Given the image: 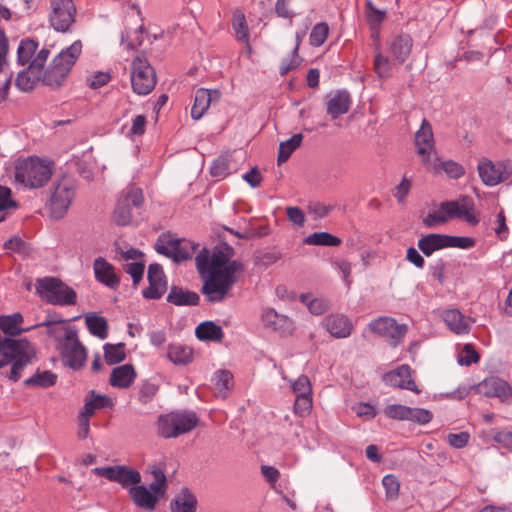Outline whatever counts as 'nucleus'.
<instances>
[{
	"instance_id": "1",
	"label": "nucleus",
	"mask_w": 512,
	"mask_h": 512,
	"mask_svg": "<svg viewBox=\"0 0 512 512\" xmlns=\"http://www.w3.org/2000/svg\"><path fill=\"white\" fill-rule=\"evenodd\" d=\"M234 250L226 243L216 246L210 257L209 251L203 249L196 256V267L198 272L204 276V283L201 289L208 302L215 303L223 301L230 295L232 286L238 280V273L243 266L239 261H231Z\"/></svg>"
},
{
	"instance_id": "2",
	"label": "nucleus",
	"mask_w": 512,
	"mask_h": 512,
	"mask_svg": "<svg viewBox=\"0 0 512 512\" xmlns=\"http://www.w3.org/2000/svg\"><path fill=\"white\" fill-rule=\"evenodd\" d=\"M37 326H46L49 336L58 341V349L65 365L72 369L81 368L86 361V349L78 338L77 330L63 325V320L46 321Z\"/></svg>"
},
{
	"instance_id": "3",
	"label": "nucleus",
	"mask_w": 512,
	"mask_h": 512,
	"mask_svg": "<svg viewBox=\"0 0 512 512\" xmlns=\"http://www.w3.org/2000/svg\"><path fill=\"white\" fill-rule=\"evenodd\" d=\"M53 174V162L31 156L18 160L15 164V180L26 188L43 187Z\"/></svg>"
},
{
	"instance_id": "4",
	"label": "nucleus",
	"mask_w": 512,
	"mask_h": 512,
	"mask_svg": "<svg viewBox=\"0 0 512 512\" xmlns=\"http://www.w3.org/2000/svg\"><path fill=\"white\" fill-rule=\"evenodd\" d=\"M81 51L82 44L80 41H75L68 48L62 50L44 72L42 76L43 84L52 89L60 88L65 83Z\"/></svg>"
},
{
	"instance_id": "5",
	"label": "nucleus",
	"mask_w": 512,
	"mask_h": 512,
	"mask_svg": "<svg viewBox=\"0 0 512 512\" xmlns=\"http://www.w3.org/2000/svg\"><path fill=\"white\" fill-rule=\"evenodd\" d=\"M36 292L42 300L52 305L70 306L76 304L77 294L58 278L45 277L36 282Z\"/></svg>"
},
{
	"instance_id": "6",
	"label": "nucleus",
	"mask_w": 512,
	"mask_h": 512,
	"mask_svg": "<svg viewBox=\"0 0 512 512\" xmlns=\"http://www.w3.org/2000/svg\"><path fill=\"white\" fill-rule=\"evenodd\" d=\"M198 425V418L193 412H171L160 415L157 421L159 436L169 439L192 431Z\"/></svg>"
},
{
	"instance_id": "7",
	"label": "nucleus",
	"mask_w": 512,
	"mask_h": 512,
	"mask_svg": "<svg viewBox=\"0 0 512 512\" xmlns=\"http://www.w3.org/2000/svg\"><path fill=\"white\" fill-rule=\"evenodd\" d=\"M197 246L190 240L179 239L172 234H161L157 239L155 249L159 254L179 263L192 258Z\"/></svg>"
},
{
	"instance_id": "8",
	"label": "nucleus",
	"mask_w": 512,
	"mask_h": 512,
	"mask_svg": "<svg viewBox=\"0 0 512 512\" xmlns=\"http://www.w3.org/2000/svg\"><path fill=\"white\" fill-rule=\"evenodd\" d=\"M131 85L138 95L149 94L156 85L155 71L143 56H137L132 61Z\"/></svg>"
},
{
	"instance_id": "9",
	"label": "nucleus",
	"mask_w": 512,
	"mask_h": 512,
	"mask_svg": "<svg viewBox=\"0 0 512 512\" xmlns=\"http://www.w3.org/2000/svg\"><path fill=\"white\" fill-rule=\"evenodd\" d=\"M144 201L140 188L128 187L122 192L113 212V220L119 226H126L132 220V208H139Z\"/></svg>"
},
{
	"instance_id": "10",
	"label": "nucleus",
	"mask_w": 512,
	"mask_h": 512,
	"mask_svg": "<svg viewBox=\"0 0 512 512\" xmlns=\"http://www.w3.org/2000/svg\"><path fill=\"white\" fill-rule=\"evenodd\" d=\"M75 197V184L69 178H62L53 187L49 206L55 218H62Z\"/></svg>"
},
{
	"instance_id": "11",
	"label": "nucleus",
	"mask_w": 512,
	"mask_h": 512,
	"mask_svg": "<svg viewBox=\"0 0 512 512\" xmlns=\"http://www.w3.org/2000/svg\"><path fill=\"white\" fill-rule=\"evenodd\" d=\"M440 208L447 213L448 219H463L471 226L479 223V213L476 211L473 199L469 196H461L453 201L442 202Z\"/></svg>"
},
{
	"instance_id": "12",
	"label": "nucleus",
	"mask_w": 512,
	"mask_h": 512,
	"mask_svg": "<svg viewBox=\"0 0 512 512\" xmlns=\"http://www.w3.org/2000/svg\"><path fill=\"white\" fill-rule=\"evenodd\" d=\"M49 54L50 51L48 49H40L28 68L18 74L15 84L21 91L29 92L35 88L40 80V73L47 62Z\"/></svg>"
},
{
	"instance_id": "13",
	"label": "nucleus",
	"mask_w": 512,
	"mask_h": 512,
	"mask_svg": "<svg viewBox=\"0 0 512 512\" xmlns=\"http://www.w3.org/2000/svg\"><path fill=\"white\" fill-rule=\"evenodd\" d=\"M92 473L105 477L109 481L117 482L124 488L132 487L141 482L140 473L126 465L96 467L92 469Z\"/></svg>"
},
{
	"instance_id": "14",
	"label": "nucleus",
	"mask_w": 512,
	"mask_h": 512,
	"mask_svg": "<svg viewBox=\"0 0 512 512\" xmlns=\"http://www.w3.org/2000/svg\"><path fill=\"white\" fill-rule=\"evenodd\" d=\"M477 170L483 184L489 187L506 181L511 175V170L507 164L500 161L493 162L487 158H482L479 161Z\"/></svg>"
},
{
	"instance_id": "15",
	"label": "nucleus",
	"mask_w": 512,
	"mask_h": 512,
	"mask_svg": "<svg viewBox=\"0 0 512 512\" xmlns=\"http://www.w3.org/2000/svg\"><path fill=\"white\" fill-rule=\"evenodd\" d=\"M49 20L52 27L65 32L74 22L75 6L72 0H51Z\"/></svg>"
},
{
	"instance_id": "16",
	"label": "nucleus",
	"mask_w": 512,
	"mask_h": 512,
	"mask_svg": "<svg viewBox=\"0 0 512 512\" xmlns=\"http://www.w3.org/2000/svg\"><path fill=\"white\" fill-rule=\"evenodd\" d=\"M384 414L391 419L399 421H412L418 424H426L431 421L432 413L423 408H411L401 404L388 405Z\"/></svg>"
},
{
	"instance_id": "17",
	"label": "nucleus",
	"mask_w": 512,
	"mask_h": 512,
	"mask_svg": "<svg viewBox=\"0 0 512 512\" xmlns=\"http://www.w3.org/2000/svg\"><path fill=\"white\" fill-rule=\"evenodd\" d=\"M370 328L373 332L390 338V344L396 347L407 332V326L404 324H398L393 318L381 317L374 320L370 324Z\"/></svg>"
},
{
	"instance_id": "18",
	"label": "nucleus",
	"mask_w": 512,
	"mask_h": 512,
	"mask_svg": "<svg viewBox=\"0 0 512 512\" xmlns=\"http://www.w3.org/2000/svg\"><path fill=\"white\" fill-rule=\"evenodd\" d=\"M414 141L417 153L422 157V162L424 165L425 159H431L434 155H437L435 151L432 126L428 120H422L419 130L415 133Z\"/></svg>"
},
{
	"instance_id": "19",
	"label": "nucleus",
	"mask_w": 512,
	"mask_h": 512,
	"mask_svg": "<svg viewBox=\"0 0 512 512\" xmlns=\"http://www.w3.org/2000/svg\"><path fill=\"white\" fill-rule=\"evenodd\" d=\"M478 390L480 393L487 397H497L502 402H512V389L509 384L496 376L485 378L478 384Z\"/></svg>"
},
{
	"instance_id": "20",
	"label": "nucleus",
	"mask_w": 512,
	"mask_h": 512,
	"mask_svg": "<svg viewBox=\"0 0 512 512\" xmlns=\"http://www.w3.org/2000/svg\"><path fill=\"white\" fill-rule=\"evenodd\" d=\"M147 274L149 287L143 291V296L147 299H159L167 289L163 269L159 264H151Z\"/></svg>"
},
{
	"instance_id": "21",
	"label": "nucleus",
	"mask_w": 512,
	"mask_h": 512,
	"mask_svg": "<svg viewBox=\"0 0 512 512\" xmlns=\"http://www.w3.org/2000/svg\"><path fill=\"white\" fill-rule=\"evenodd\" d=\"M326 113L331 119H337L346 114L352 104V98L349 92L345 90H336L326 96Z\"/></svg>"
},
{
	"instance_id": "22",
	"label": "nucleus",
	"mask_w": 512,
	"mask_h": 512,
	"mask_svg": "<svg viewBox=\"0 0 512 512\" xmlns=\"http://www.w3.org/2000/svg\"><path fill=\"white\" fill-rule=\"evenodd\" d=\"M424 166L435 175L445 173L451 179H459L465 174V169L461 164L453 160L442 161L437 155L431 159H425Z\"/></svg>"
},
{
	"instance_id": "23",
	"label": "nucleus",
	"mask_w": 512,
	"mask_h": 512,
	"mask_svg": "<svg viewBox=\"0 0 512 512\" xmlns=\"http://www.w3.org/2000/svg\"><path fill=\"white\" fill-rule=\"evenodd\" d=\"M383 381L392 387L407 389L415 393L420 392L412 379L411 369L406 364L384 374Z\"/></svg>"
},
{
	"instance_id": "24",
	"label": "nucleus",
	"mask_w": 512,
	"mask_h": 512,
	"mask_svg": "<svg viewBox=\"0 0 512 512\" xmlns=\"http://www.w3.org/2000/svg\"><path fill=\"white\" fill-rule=\"evenodd\" d=\"M386 46L395 64L402 65L411 54L413 40L408 34H400L388 40Z\"/></svg>"
},
{
	"instance_id": "25",
	"label": "nucleus",
	"mask_w": 512,
	"mask_h": 512,
	"mask_svg": "<svg viewBox=\"0 0 512 512\" xmlns=\"http://www.w3.org/2000/svg\"><path fill=\"white\" fill-rule=\"evenodd\" d=\"M220 99L218 90L200 88L195 92L194 103L191 108V117L199 120L208 110L211 103Z\"/></svg>"
},
{
	"instance_id": "26",
	"label": "nucleus",
	"mask_w": 512,
	"mask_h": 512,
	"mask_svg": "<svg viewBox=\"0 0 512 512\" xmlns=\"http://www.w3.org/2000/svg\"><path fill=\"white\" fill-rule=\"evenodd\" d=\"M93 269L95 278L100 283L111 289H116L119 286L120 280L115 273V269L106 259L102 257L96 258L93 263Z\"/></svg>"
},
{
	"instance_id": "27",
	"label": "nucleus",
	"mask_w": 512,
	"mask_h": 512,
	"mask_svg": "<svg viewBox=\"0 0 512 512\" xmlns=\"http://www.w3.org/2000/svg\"><path fill=\"white\" fill-rule=\"evenodd\" d=\"M400 65L401 64H395V61L392 57L389 58L387 55L383 54L379 42L375 45L373 71L378 76V78L382 80L391 78L394 70Z\"/></svg>"
},
{
	"instance_id": "28",
	"label": "nucleus",
	"mask_w": 512,
	"mask_h": 512,
	"mask_svg": "<svg viewBox=\"0 0 512 512\" xmlns=\"http://www.w3.org/2000/svg\"><path fill=\"white\" fill-rule=\"evenodd\" d=\"M129 495L136 506L145 510L155 509L159 498L144 485H133L129 489Z\"/></svg>"
},
{
	"instance_id": "29",
	"label": "nucleus",
	"mask_w": 512,
	"mask_h": 512,
	"mask_svg": "<svg viewBox=\"0 0 512 512\" xmlns=\"http://www.w3.org/2000/svg\"><path fill=\"white\" fill-rule=\"evenodd\" d=\"M24 318L21 313L16 312L8 315H0V330L4 334L3 337L15 338L30 328H22Z\"/></svg>"
},
{
	"instance_id": "30",
	"label": "nucleus",
	"mask_w": 512,
	"mask_h": 512,
	"mask_svg": "<svg viewBox=\"0 0 512 512\" xmlns=\"http://www.w3.org/2000/svg\"><path fill=\"white\" fill-rule=\"evenodd\" d=\"M324 326L335 338H346L352 331V324L344 315H329L325 318Z\"/></svg>"
},
{
	"instance_id": "31",
	"label": "nucleus",
	"mask_w": 512,
	"mask_h": 512,
	"mask_svg": "<svg viewBox=\"0 0 512 512\" xmlns=\"http://www.w3.org/2000/svg\"><path fill=\"white\" fill-rule=\"evenodd\" d=\"M442 318L447 327L456 334H467L470 330V318L464 317L457 309L445 310Z\"/></svg>"
},
{
	"instance_id": "32",
	"label": "nucleus",
	"mask_w": 512,
	"mask_h": 512,
	"mask_svg": "<svg viewBox=\"0 0 512 512\" xmlns=\"http://www.w3.org/2000/svg\"><path fill=\"white\" fill-rule=\"evenodd\" d=\"M136 377L135 369L130 364L114 368L110 376V384L117 388H128Z\"/></svg>"
},
{
	"instance_id": "33",
	"label": "nucleus",
	"mask_w": 512,
	"mask_h": 512,
	"mask_svg": "<svg viewBox=\"0 0 512 512\" xmlns=\"http://www.w3.org/2000/svg\"><path fill=\"white\" fill-rule=\"evenodd\" d=\"M418 248L425 256H431L435 251L447 248L445 234H427L418 240Z\"/></svg>"
},
{
	"instance_id": "34",
	"label": "nucleus",
	"mask_w": 512,
	"mask_h": 512,
	"mask_svg": "<svg viewBox=\"0 0 512 512\" xmlns=\"http://www.w3.org/2000/svg\"><path fill=\"white\" fill-rule=\"evenodd\" d=\"M112 405V401L105 395H98L94 390L90 391L89 396L84 400V407L79 413L80 416L91 418L95 412L99 409L109 407Z\"/></svg>"
},
{
	"instance_id": "35",
	"label": "nucleus",
	"mask_w": 512,
	"mask_h": 512,
	"mask_svg": "<svg viewBox=\"0 0 512 512\" xmlns=\"http://www.w3.org/2000/svg\"><path fill=\"white\" fill-rule=\"evenodd\" d=\"M196 509L197 499L187 488L181 489L171 502L172 512H196Z\"/></svg>"
},
{
	"instance_id": "36",
	"label": "nucleus",
	"mask_w": 512,
	"mask_h": 512,
	"mask_svg": "<svg viewBox=\"0 0 512 512\" xmlns=\"http://www.w3.org/2000/svg\"><path fill=\"white\" fill-rule=\"evenodd\" d=\"M195 335L201 341L221 342L224 332L221 326L213 321H205L196 327Z\"/></svg>"
},
{
	"instance_id": "37",
	"label": "nucleus",
	"mask_w": 512,
	"mask_h": 512,
	"mask_svg": "<svg viewBox=\"0 0 512 512\" xmlns=\"http://www.w3.org/2000/svg\"><path fill=\"white\" fill-rule=\"evenodd\" d=\"M200 298L195 292L185 291L182 288L173 286L167 296V301L176 306L197 305Z\"/></svg>"
},
{
	"instance_id": "38",
	"label": "nucleus",
	"mask_w": 512,
	"mask_h": 512,
	"mask_svg": "<svg viewBox=\"0 0 512 512\" xmlns=\"http://www.w3.org/2000/svg\"><path fill=\"white\" fill-rule=\"evenodd\" d=\"M167 357L176 365H186L193 359V349L183 344H171L168 347Z\"/></svg>"
},
{
	"instance_id": "39",
	"label": "nucleus",
	"mask_w": 512,
	"mask_h": 512,
	"mask_svg": "<svg viewBox=\"0 0 512 512\" xmlns=\"http://www.w3.org/2000/svg\"><path fill=\"white\" fill-rule=\"evenodd\" d=\"M86 326L89 332L100 338L105 339L108 336V323L106 319L102 316H98L96 314L87 315L85 318Z\"/></svg>"
},
{
	"instance_id": "40",
	"label": "nucleus",
	"mask_w": 512,
	"mask_h": 512,
	"mask_svg": "<svg viewBox=\"0 0 512 512\" xmlns=\"http://www.w3.org/2000/svg\"><path fill=\"white\" fill-rule=\"evenodd\" d=\"M38 43L31 39L22 40L17 49V59L21 65L30 64L37 55Z\"/></svg>"
},
{
	"instance_id": "41",
	"label": "nucleus",
	"mask_w": 512,
	"mask_h": 512,
	"mask_svg": "<svg viewBox=\"0 0 512 512\" xmlns=\"http://www.w3.org/2000/svg\"><path fill=\"white\" fill-rule=\"evenodd\" d=\"M341 239L328 232H315L304 239V243L315 246L336 247L341 244Z\"/></svg>"
},
{
	"instance_id": "42",
	"label": "nucleus",
	"mask_w": 512,
	"mask_h": 512,
	"mask_svg": "<svg viewBox=\"0 0 512 512\" xmlns=\"http://www.w3.org/2000/svg\"><path fill=\"white\" fill-rule=\"evenodd\" d=\"M302 139L303 135L301 133H297L290 139L280 143L277 159L278 164H282L289 159L291 154L301 145Z\"/></svg>"
},
{
	"instance_id": "43",
	"label": "nucleus",
	"mask_w": 512,
	"mask_h": 512,
	"mask_svg": "<svg viewBox=\"0 0 512 512\" xmlns=\"http://www.w3.org/2000/svg\"><path fill=\"white\" fill-rule=\"evenodd\" d=\"M214 381L216 395L221 398H225L227 396L228 391L233 386V376L231 372L227 370H220L216 372Z\"/></svg>"
},
{
	"instance_id": "44",
	"label": "nucleus",
	"mask_w": 512,
	"mask_h": 512,
	"mask_svg": "<svg viewBox=\"0 0 512 512\" xmlns=\"http://www.w3.org/2000/svg\"><path fill=\"white\" fill-rule=\"evenodd\" d=\"M232 27L235 32L236 39L240 42L249 44L248 26L244 13L237 10L233 14Z\"/></svg>"
},
{
	"instance_id": "45",
	"label": "nucleus",
	"mask_w": 512,
	"mask_h": 512,
	"mask_svg": "<svg viewBox=\"0 0 512 512\" xmlns=\"http://www.w3.org/2000/svg\"><path fill=\"white\" fill-rule=\"evenodd\" d=\"M151 474L153 476V480L149 485V489L160 499L165 495L167 490L166 476L162 469L155 466L152 467Z\"/></svg>"
},
{
	"instance_id": "46",
	"label": "nucleus",
	"mask_w": 512,
	"mask_h": 512,
	"mask_svg": "<svg viewBox=\"0 0 512 512\" xmlns=\"http://www.w3.org/2000/svg\"><path fill=\"white\" fill-rule=\"evenodd\" d=\"M104 357L105 361L109 365L117 364L122 362L126 355L123 343L118 344H105L104 345Z\"/></svg>"
},
{
	"instance_id": "47",
	"label": "nucleus",
	"mask_w": 512,
	"mask_h": 512,
	"mask_svg": "<svg viewBox=\"0 0 512 512\" xmlns=\"http://www.w3.org/2000/svg\"><path fill=\"white\" fill-rule=\"evenodd\" d=\"M56 375L50 371L37 373L24 381L27 386H39L42 388L53 386L56 382Z\"/></svg>"
},
{
	"instance_id": "48",
	"label": "nucleus",
	"mask_w": 512,
	"mask_h": 512,
	"mask_svg": "<svg viewBox=\"0 0 512 512\" xmlns=\"http://www.w3.org/2000/svg\"><path fill=\"white\" fill-rule=\"evenodd\" d=\"M230 158L228 155L218 157L212 164L210 173L213 177L225 178L230 173Z\"/></svg>"
},
{
	"instance_id": "49",
	"label": "nucleus",
	"mask_w": 512,
	"mask_h": 512,
	"mask_svg": "<svg viewBox=\"0 0 512 512\" xmlns=\"http://www.w3.org/2000/svg\"><path fill=\"white\" fill-rule=\"evenodd\" d=\"M329 33V27L326 23H318L316 24L309 36V40L311 45L319 47L321 46L327 39Z\"/></svg>"
},
{
	"instance_id": "50",
	"label": "nucleus",
	"mask_w": 512,
	"mask_h": 512,
	"mask_svg": "<svg viewBox=\"0 0 512 512\" xmlns=\"http://www.w3.org/2000/svg\"><path fill=\"white\" fill-rule=\"evenodd\" d=\"M291 388L296 397L312 395L310 380L305 375H301L297 380H295L292 383Z\"/></svg>"
},
{
	"instance_id": "51",
	"label": "nucleus",
	"mask_w": 512,
	"mask_h": 512,
	"mask_svg": "<svg viewBox=\"0 0 512 512\" xmlns=\"http://www.w3.org/2000/svg\"><path fill=\"white\" fill-rule=\"evenodd\" d=\"M382 484L386 491V496L391 499L397 498L400 489V483L396 476L387 474L382 479Z\"/></svg>"
},
{
	"instance_id": "52",
	"label": "nucleus",
	"mask_w": 512,
	"mask_h": 512,
	"mask_svg": "<svg viewBox=\"0 0 512 512\" xmlns=\"http://www.w3.org/2000/svg\"><path fill=\"white\" fill-rule=\"evenodd\" d=\"M448 220L447 213L440 210H435L432 212H429L422 220L423 224L427 228H433L436 227L439 224H444Z\"/></svg>"
},
{
	"instance_id": "53",
	"label": "nucleus",
	"mask_w": 512,
	"mask_h": 512,
	"mask_svg": "<svg viewBox=\"0 0 512 512\" xmlns=\"http://www.w3.org/2000/svg\"><path fill=\"white\" fill-rule=\"evenodd\" d=\"M312 409V395L296 397L294 412L300 417L307 416Z\"/></svg>"
},
{
	"instance_id": "54",
	"label": "nucleus",
	"mask_w": 512,
	"mask_h": 512,
	"mask_svg": "<svg viewBox=\"0 0 512 512\" xmlns=\"http://www.w3.org/2000/svg\"><path fill=\"white\" fill-rule=\"evenodd\" d=\"M284 320V317L279 315L274 309H267L262 314V321L264 325L272 328L273 330H277L280 327L281 322Z\"/></svg>"
},
{
	"instance_id": "55",
	"label": "nucleus",
	"mask_w": 512,
	"mask_h": 512,
	"mask_svg": "<svg viewBox=\"0 0 512 512\" xmlns=\"http://www.w3.org/2000/svg\"><path fill=\"white\" fill-rule=\"evenodd\" d=\"M478 360L479 355L470 344H466L458 356V362L461 365H470L476 363Z\"/></svg>"
},
{
	"instance_id": "56",
	"label": "nucleus",
	"mask_w": 512,
	"mask_h": 512,
	"mask_svg": "<svg viewBox=\"0 0 512 512\" xmlns=\"http://www.w3.org/2000/svg\"><path fill=\"white\" fill-rule=\"evenodd\" d=\"M446 245L448 247H455L461 249H469L474 246V240L470 237H459L446 235Z\"/></svg>"
},
{
	"instance_id": "57",
	"label": "nucleus",
	"mask_w": 512,
	"mask_h": 512,
	"mask_svg": "<svg viewBox=\"0 0 512 512\" xmlns=\"http://www.w3.org/2000/svg\"><path fill=\"white\" fill-rule=\"evenodd\" d=\"M308 296L307 295H302L301 296V299L304 303H307L308 305V308L310 310V312L312 314H315V315H321L323 314L324 312H326L327 308H328V305H327V302L323 299H313L311 301L308 302Z\"/></svg>"
},
{
	"instance_id": "58",
	"label": "nucleus",
	"mask_w": 512,
	"mask_h": 512,
	"mask_svg": "<svg viewBox=\"0 0 512 512\" xmlns=\"http://www.w3.org/2000/svg\"><path fill=\"white\" fill-rule=\"evenodd\" d=\"M367 19L372 29H378L380 24L385 19V12L375 9L371 6V4H368V13H367Z\"/></svg>"
},
{
	"instance_id": "59",
	"label": "nucleus",
	"mask_w": 512,
	"mask_h": 512,
	"mask_svg": "<svg viewBox=\"0 0 512 512\" xmlns=\"http://www.w3.org/2000/svg\"><path fill=\"white\" fill-rule=\"evenodd\" d=\"M111 79L110 74L106 72H97L87 78V84L92 89H98L106 85Z\"/></svg>"
},
{
	"instance_id": "60",
	"label": "nucleus",
	"mask_w": 512,
	"mask_h": 512,
	"mask_svg": "<svg viewBox=\"0 0 512 512\" xmlns=\"http://www.w3.org/2000/svg\"><path fill=\"white\" fill-rule=\"evenodd\" d=\"M146 124H147L146 117L144 115H137L133 119L132 126H131L129 132L127 133V135L129 137L143 135L145 132Z\"/></svg>"
},
{
	"instance_id": "61",
	"label": "nucleus",
	"mask_w": 512,
	"mask_h": 512,
	"mask_svg": "<svg viewBox=\"0 0 512 512\" xmlns=\"http://www.w3.org/2000/svg\"><path fill=\"white\" fill-rule=\"evenodd\" d=\"M298 43L293 51V54L290 58H284L280 64V74L285 75L289 71L295 69L299 65L298 56H297V50H298Z\"/></svg>"
},
{
	"instance_id": "62",
	"label": "nucleus",
	"mask_w": 512,
	"mask_h": 512,
	"mask_svg": "<svg viewBox=\"0 0 512 512\" xmlns=\"http://www.w3.org/2000/svg\"><path fill=\"white\" fill-rule=\"evenodd\" d=\"M469 438L470 435L467 432L451 433L447 436V441L452 447L460 449L468 444Z\"/></svg>"
},
{
	"instance_id": "63",
	"label": "nucleus",
	"mask_w": 512,
	"mask_h": 512,
	"mask_svg": "<svg viewBox=\"0 0 512 512\" xmlns=\"http://www.w3.org/2000/svg\"><path fill=\"white\" fill-rule=\"evenodd\" d=\"M286 213L289 221H291L293 224L302 227L305 223V215L303 211L294 206H289L286 208Z\"/></svg>"
},
{
	"instance_id": "64",
	"label": "nucleus",
	"mask_w": 512,
	"mask_h": 512,
	"mask_svg": "<svg viewBox=\"0 0 512 512\" xmlns=\"http://www.w3.org/2000/svg\"><path fill=\"white\" fill-rule=\"evenodd\" d=\"M144 268L145 266L143 263L132 262L127 264L125 271L131 275L134 283H138L143 277Z\"/></svg>"
}]
</instances>
